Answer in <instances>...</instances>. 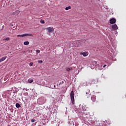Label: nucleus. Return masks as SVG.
Wrapping results in <instances>:
<instances>
[{
  "label": "nucleus",
  "instance_id": "13",
  "mask_svg": "<svg viewBox=\"0 0 126 126\" xmlns=\"http://www.w3.org/2000/svg\"><path fill=\"white\" fill-rule=\"evenodd\" d=\"M65 9V10H68V9H71V6H69L68 7H66Z\"/></svg>",
  "mask_w": 126,
  "mask_h": 126
},
{
  "label": "nucleus",
  "instance_id": "12",
  "mask_svg": "<svg viewBox=\"0 0 126 126\" xmlns=\"http://www.w3.org/2000/svg\"><path fill=\"white\" fill-rule=\"evenodd\" d=\"M86 94H89V95H91V94H90V90L88 89L87 90V91H86Z\"/></svg>",
  "mask_w": 126,
  "mask_h": 126
},
{
  "label": "nucleus",
  "instance_id": "2",
  "mask_svg": "<svg viewBox=\"0 0 126 126\" xmlns=\"http://www.w3.org/2000/svg\"><path fill=\"white\" fill-rule=\"evenodd\" d=\"M82 109L84 112H87V114H89V108H88V107H87V105H83Z\"/></svg>",
  "mask_w": 126,
  "mask_h": 126
},
{
  "label": "nucleus",
  "instance_id": "4",
  "mask_svg": "<svg viewBox=\"0 0 126 126\" xmlns=\"http://www.w3.org/2000/svg\"><path fill=\"white\" fill-rule=\"evenodd\" d=\"M19 13H20V11L17 10L15 12H14L12 13V15H17V16H18V14H19Z\"/></svg>",
  "mask_w": 126,
  "mask_h": 126
},
{
  "label": "nucleus",
  "instance_id": "24",
  "mask_svg": "<svg viewBox=\"0 0 126 126\" xmlns=\"http://www.w3.org/2000/svg\"><path fill=\"white\" fill-rule=\"evenodd\" d=\"M40 23H45V21H44V20H41V21H40Z\"/></svg>",
  "mask_w": 126,
  "mask_h": 126
},
{
  "label": "nucleus",
  "instance_id": "1",
  "mask_svg": "<svg viewBox=\"0 0 126 126\" xmlns=\"http://www.w3.org/2000/svg\"><path fill=\"white\" fill-rule=\"evenodd\" d=\"M70 98L72 105H74V93L73 91L70 92Z\"/></svg>",
  "mask_w": 126,
  "mask_h": 126
},
{
  "label": "nucleus",
  "instance_id": "27",
  "mask_svg": "<svg viewBox=\"0 0 126 126\" xmlns=\"http://www.w3.org/2000/svg\"><path fill=\"white\" fill-rule=\"evenodd\" d=\"M106 66H107V65H106V64H104V65H103V67H106Z\"/></svg>",
  "mask_w": 126,
  "mask_h": 126
},
{
  "label": "nucleus",
  "instance_id": "6",
  "mask_svg": "<svg viewBox=\"0 0 126 126\" xmlns=\"http://www.w3.org/2000/svg\"><path fill=\"white\" fill-rule=\"evenodd\" d=\"M112 29L113 30H118V26H117L116 24L112 25Z\"/></svg>",
  "mask_w": 126,
  "mask_h": 126
},
{
  "label": "nucleus",
  "instance_id": "20",
  "mask_svg": "<svg viewBox=\"0 0 126 126\" xmlns=\"http://www.w3.org/2000/svg\"><path fill=\"white\" fill-rule=\"evenodd\" d=\"M38 63H43V61H42V60H38Z\"/></svg>",
  "mask_w": 126,
  "mask_h": 126
},
{
  "label": "nucleus",
  "instance_id": "25",
  "mask_svg": "<svg viewBox=\"0 0 126 126\" xmlns=\"http://www.w3.org/2000/svg\"><path fill=\"white\" fill-rule=\"evenodd\" d=\"M94 63H95V64H97V61H94Z\"/></svg>",
  "mask_w": 126,
  "mask_h": 126
},
{
  "label": "nucleus",
  "instance_id": "8",
  "mask_svg": "<svg viewBox=\"0 0 126 126\" xmlns=\"http://www.w3.org/2000/svg\"><path fill=\"white\" fill-rule=\"evenodd\" d=\"M91 100L93 102H96V96L94 95L91 97Z\"/></svg>",
  "mask_w": 126,
  "mask_h": 126
},
{
  "label": "nucleus",
  "instance_id": "22",
  "mask_svg": "<svg viewBox=\"0 0 126 126\" xmlns=\"http://www.w3.org/2000/svg\"><path fill=\"white\" fill-rule=\"evenodd\" d=\"M30 65L31 66H32L33 65V63H32V62H31V63H30Z\"/></svg>",
  "mask_w": 126,
  "mask_h": 126
},
{
  "label": "nucleus",
  "instance_id": "11",
  "mask_svg": "<svg viewBox=\"0 0 126 126\" xmlns=\"http://www.w3.org/2000/svg\"><path fill=\"white\" fill-rule=\"evenodd\" d=\"M6 58H7V56H4L2 57L1 59H0L1 60V62H3V61H5Z\"/></svg>",
  "mask_w": 126,
  "mask_h": 126
},
{
  "label": "nucleus",
  "instance_id": "7",
  "mask_svg": "<svg viewBox=\"0 0 126 126\" xmlns=\"http://www.w3.org/2000/svg\"><path fill=\"white\" fill-rule=\"evenodd\" d=\"M82 55L83 56V57H87V56H88V52H84L82 53Z\"/></svg>",
  "mask_w": 126,
  "mask_h": 126
},
{
  "label": "nucleus",
  "instance_id": "18",
  "mask_svg": "<svg viewBox=\"0 0 126 126\" xmlns=\"http://www.w3.org/2000/svg\"><path fill=\"white\" fill-rule=\"evenodd\" d=\"M40 50H36V52L37 53H36V55H38V54H40Z\"/></svg>",
  "mask_w": 126,
  "mask_h": 126
},
{
  "label": "nucleus",
  "instance_id": "16",
  "mask_svg": "<svg viewBox=\"0 0 126 126\" xmlns=\"http://www.w3.org/2000/svg\"><path fill=\"white\" fill-rule=\"evenodd\" d=\"M28 82H29V83H32V82H33V79H29Z\"/></svg>",
  "mask_w": 126,
  "mask_h": 126
},
{
  "label": "nucleus",
  "instance_id": "10",
  "mask_svg": "<svg viewBox=\"0 0 126 126\" xmlns=\"http://www.w3.org/2000/svg\"><path fill=\"white\" fill-rule=\"evenodd\" d=\"M6 58H7V56H4L2 57L1 59H0L1 60V62H3V61H5Z\"/></svg>",
  "mask_w": 126,
  "mask_h": 126
},
{
  "label": "nucleus",
  "instance_id": "15",
  "mask_svg": "<svg viewBox=\"0 0 126 126\" xmlns=\"http://www.w3.org/2000/svg\"><path fill=\"white\" fill-rule=\"evenodd\" d=\"M66 69L67 70V71H69V70H72V68L70 67H67L66 68Z\"/></svg>",
  "mask_w": 126,
  "mask_h": 126
},
{
  "label": "nucleus",
  "instance_id": "3",
  "mask_svg": "<svg viewBox=\"0 0 126 126\" xmlns=\"http://www.w3.org/2000/svg\"><path fill=\"white\" fill-rule=\"evenodd\" d=\"M46 30L49 32V33H52V32H54V28H51V27H48L46 28Z\"/></svg>",
  "mask_w": 126,
  "mask_h": 126
},
{
  "label": "nucleus",
  "instance_id": "28",
  "mask_svg": "<svg viewBox=\"0 0 126 126\" xmlns=\"http://www.w3.org/2000/svg\"><path fill=\"white\" fill-rule=\"evenodd\" d=\"M10 26H11V27H12V26H13V24H11Z\"/></svg>",
  "mask_w": 126,
  "mask_h": 126
},
{
  "label": "nucleus",
  "instance_id": "17",
  "mask_svg": "<svg viewBox=\"0 0 126 126\" xmlns=\"http://www.w3.org/2000/svg\"><path fill=\"white\" fill-rule=\"evenodd\" d=\"M29 44V41H25L24 42V44L25 45H27Z\"/></svg>",
  "mask_w": 126,
  "mask_h": 126
},
{
  "label": "nucleus",
  "instance_id": "19",
  "mask_svg": "<svg viewBox=\"0 0 126 126\" xmlns=\"http://www.w3.org/2000/svg\"><path fill=\"white\" fill-rule=\"evenodd\" d=\"M10 39V38H9V37H7L4 40L5 41H9Z\"/></svg>",
  "mask_w": 126,
  "mask_h": 126
},
{
  "label": "nucleus",
  "instance_id": "31",
  "mask_svg": "<svg viewBox=\"0 0 126 126\" xmlns=\"http://www.w3.org/2000/svg\"><path fill=\"white\" fill-rule=\"evenodd\" d=\"M13 28H15V27H13Z\"/></svg>",
  "mask_w": 126,
  "mask_h": 126
},
{
  "label": "nucleus",
  "instance_id": "14",
  "mask_svg": "<svg viewBox=\"0 0 126 126\" xmlns=\"http://www.w3.org/2000/svg\"><path fill=\"white\" fill-rule=\"evenodd\" d=\"M16 108H20L21 106H20V104L19 103H16Z\"/></svg>",
  "mask_w": 126,
  "mask_h": 126
},
{
  "label": "nucleus",
  "instance_id": "29",
  "mask_svg": "<svg viewBox=\"0 0 126 126\" xmlns=\"http://www.w3.org/2000/svg\"><path fill=\"white\" fill-rule=\"evenodd\" d=\"M0 63H1V60L0 59Z\"/></svg>",
  "mask_w": 126,
  "mask_h": 126
},
{
  "label": "nucleus",
  "instance_id": "9",
  "mask_svg": "<svg viewBox=\"0 0 126 126\" xmlns=\"http://www.w3.org/2000/svg\"><path fill=\"white\" fill-rule=\"evenodd\" d=\"M26 36H32V34L25 33V34L21 35V37H25Z\"/></svg>",
  "mask_w": 126,
  "mask_h": 126
},
{
  "label": "nucleus",
  "instance_id": "21",
  "mask_svg": "<svg viewBox=\"0 0 126 126\" xmlns=\"http://www.w3.org/2000/svg\"><path fill=\"white\" fill-rule=\"evenodd\" d=\"M31 122L32 123H34V122H36V120H35V119H32L31 120Z\"/></svg>",
  "mask_w": 126,
  "mask_h": 126
},
{
  "label": "nucleus",
  "instance_id": "30",
  "mask_svg": "<svg viewBox=\"0 0 126 126\" xmlns=\"http://www.w3.org/2000/svg\"><path fill=\"white\" fill-rule=\"evenodd\" d=\"M54 88H56V86L54 85Z\"/></svg>",
  "mask_w": 126,
  "mask_h": 126
},
{
  "label": "nucleus",
  "instance_id": "5",
  "mask_svg": "<svg viewBox=\"0 0 126 126\" xmlns=\"http://www.w3.org/2000/svg\"><path fill=\"white\" fill-rule=\"evenodd\" d=\"M110 24H114V23H116V19L112 18L110 20Z\"/></svg>",
  "mask_w": 126,
  "mask_h": 126
},
{
  "label": "nucleus",
  "instance_id": "23",
  "mask_svg": "<svg viewBox=\"0 0 126 126\" xmlns=\"http://www.w3.org/2000/svg\"><path fill=\"white\" fill-rule=\"evenodd\" d=\"M63 81H62L60 82V83L59 84V85H62V84H63Z\"/></svg>",
  "mask_w": 126,
  "mask_h": 126
},
{
  "label": "nucleus",
  "instance_id": "26",
  "mask_svg": "<svg viewBox=\"0 0 126 126\" xmlns=\"http://www.w3.org/2000/svg\"><path fill=\"white\" fill-rule=\"evenodd\" d=\"M17 37H21V35L18 34V35H17Z\"/></svg>",
  "mask_w": 126,
  "mask_h": 126
}]
</instances>
